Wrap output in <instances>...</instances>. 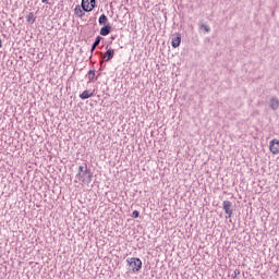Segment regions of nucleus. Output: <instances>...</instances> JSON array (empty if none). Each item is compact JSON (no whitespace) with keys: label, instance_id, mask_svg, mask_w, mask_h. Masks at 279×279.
Listing matches in <instances>:
<instances>
[{"label":"nucleus","instance_id":"obj_1","mask_svg":"<svg viewBox=\"0 0 279 279\" xmlns=\"http://www.w3.org/2000/svg\"><path fill=\"white\" fill-rule=\"evenodd\" d=\"M76 178L80 182L90 184L93 182V172L90 169H88V166L85 163V166L78 167V173L76 174Z\"/></svg>","mask_w":279,"mask_h":279},{"label":"nucleus","instance_id":"obj_2","mask_svg":"<svg viewBox=\"0 0 279 279\" xmlns=\"http://www.w3.org/2000/svg\"><path fill=\"white\" fill-rule=\"evenodd\" d=\"M126 263L131 267L133 274H136V271H141V269H143V262L138 257H131L126 259Z\"/></svg>","mask_w":279,"mask_h":279},{"label":"nucleus","instance_id":"obj_3","mask_svg":"<svg viewBox=\"0 0 279 279\" xmlns=\"http://www.w3.org/2000/svg\"><path fill=\"white\" fill-rule=\"evenodd\" d=\"M95 0H82L81 8L84 12H93L95 10Z\"/></svg>","mask_w":279,"mask_h":279},{"label":"nucleus","instance_id":"obj_4","mask_svg":"<svg viewBox=\"0 0 279 279\" xmlns=\"http://www.w3.org/2000/svg\"><path fill=\"white\" fill-rule=\"evenodd\" d=\"M222 209L225 210V213L227 215V219H232V202L223 201Z\"/></svg>","mask_w":279,"mask_h":279},{"label":"nucleus","instance_id":"obj_5","mask_svg":"<svg viewBox=\"0 0 279 279\" xmlns=\"http://www.w3.org/2000/svg\"><path fill=\"white\" fill-rule=\"evenodd\" d=\"M114 58V49L109 48L107 51L101 56L100 63L104 64V62H110Z\"/></svg>","mask_w":279,"mask_h":279},{"label":"nucleus","instance_id":"obj_6","mask_svg":"<svg viewBox=\"0 0 279 279\" xmlns=\"http://www.w3.org/2000/svg\"><path fill=\"white\" fill-rule=\"evenodd\" d=\"M269 149H270L271 154L278 155L279 154V140L270 141Z\"/></svg>","mask_w":279,"mask_h":279},{"label":"nucleus","instance_id":"obj_7","mask_svg":"<svg viewBox=\"0 0 279 279\" xmlns=\"http://www.w3.org/2000/svg\"><path fill=\"white\" fill-rule=\"evenodd\" d=\"M181 43H182V35L177 34L174 37H172L171 45L173 49H178Z\"/></svg>","mask_w":279,"mask_h":279},{"label":"nucleus","instance_id":"obj_8","mask_svg":"<svg viewBox=\"0 0 279 279\" xmlns=\"http://www.w3.org/2000/svg\"><path fill=\"white\" fill-rule=\"evenodd\" d=\"M112 32V26L110 24H107L100 28V36H108Z\"/></svg>","mask_w":279,"mask_h":279},{"label":"nucleus","instance_id":"obj_9","mask_svg":"<svg viewBox=\"0 0 279 279\" xmlns=\"http://www.w3.org/2000/svg\"><path fill=\"white\" fill-rule=\"evenodd\" d=\"M269 108H271V110H278V108H279V99L276 98V97H272L270 99Z\"/></svg>","mask_w":279,"mask_h":279},{"label":"nucleus","instance_id":"obj_10","mask_svg":"<svg viewBox=\"0 0 279 279\" xmlns=\"http://www.w3.org/2000/svg\"><path fill=\"white\" fill-rule=\"evenodd\" d=\"M74 14L78 16V19H83L86 13H84V9L82 10V7L76 5L74 9Z\"/></svg>","mask_w":279,"mask_h":279},{"label":"nucleus","instance_id":"obj_11","mask_svg":"<svg viewBox=\"0 0 279 279\" xmlns=\"http://www.w3.org/2000/svg\"><path fill=\"white\" fill-rule=\"evenodd\" d=\"M102 37L101 36H97L94 44L92 45V49L90 52L93 53V51H95V49H97V47H99V43H101Z\"/></svg>","mask_w":279,"mask_h":279},{"label":"nucleus","instance_id":"obj_12","mask_svg":"<svg viewBox=\"0 0 279 279\" xmlns=\"http://www.w3.org/2000/svg\"><path fill=\"white\" fill-rule=\"evenodd\" d=\"M93 93H90L89 90H84L81 95H80V97H81V99H90V97H93Z\"/></svg>","mask_w":279,"mask_h":279},{"label":"nucleus","instance_id":"obj_13","mask_svg":"<svg viewBox=\"0 0 279 279\" xmlns=\"http://www.w3.org/2000/svg\"><path fill=\"white\" fill-rule=\"evenodd\" d=\"M98 23L99 25H106V23H108V16H106V14H101L98 19Z\"/></svg>","mask_w":279,"mask_h":279},{"label":"nucleus","instance_id":"obj_14","mask_svg":"<svg viewBox=\"0 0 279 279\" xmlns=\"http://www.w3.org/2000/svg\"><path fill=\"white\" fill-rule=\"evenodd\" d=\"M27 23H36V17L34 16V13H29L26 17Z\"/></svg>","mask_w":279,"mask_h":279},{"label":"nucleus","instance_id":"obj_15","mask_svg":"<svg viewBox=\"0 0 279 279\" xmlns=\"http://www.w3.org/2000/svg\"><path fill=\"white\" fill-rule=\"evenodd\" d=\"M88 80L89 82H93V80H95V70L88 71Z\"/></svg>","mask_w":279,"mask_h":279},{"label":"nucleus","instance_id":"obj_16","mask_svg":"<svg viewBox=\"0 0 279 279\" xmlns=\"http://www.w3.org/2000/svg\"><path fill=\"white\" fill-rule=\"evenodd\" d=\"M131 217H132L133 219H138V217H141V213H140L138 210H134V211L132 213Z\"/></svg>","mask_w":279,"mask_h":279},{"label":"nucleus","instance_id":"obj_17","mask_svg":"<svg viewBox=\"0 0 279 279\" xmlns=\"http://www.w3.org/2000/svg\"><path fill=\"white\" fill-rule=\"evenodd\" d=\"M201 29H204L207 34L210 33V26H208L206 24H202Z\"/></svg>","mask_w":279,"mask_h":279},{"label":"nucleus","instance_id":"obj_18","mask_svg":"<svg viewBox=\"0 0 279 279\" xmlns=\"http://www.w3.org/2000/svg\"><path fill=\"white\" fill-rule=\"evenodd\" d=\"M238 274H241V271L234 270V274L232 275V278H236V275H238Z\"/></svg>","mask_w":279,"mask_h":279},{"label":"nucleus","instance_id":"obj_19","mask_svg":"<svg viewBox=\"0 0 279 279\" xmlns=\"http://www.w3.org/2000/svg\"><path fill=\"white\" fill-rule=\"evenodd\" d=\"M83 178H85V180H88V174H85L84 172H82Z\"/></svg>","mask_w":279,"mask_h":279},{"label":"nucleus","instance_id":"obj_20","mask_svg":"<svg viewBox=\"0 0 279 279\" xmlns=\"http://www.w3.org/2000/svg\"><path fill=\"white\" fill-rule=\"evenodd\" d=\"M1 47H3V43L1 41V38H0V49H1Z\"/></svg>","mask_w":279,"mask_h":279},{"label":"nucleus","instance_id":"obj_21","mask_svg":"<svg viewBox=\"0 0 279 279\" xmlns=\"http://www.w3.org/2000/svg\"><path fill=\"white\" fill-rule=\"evenodd\" d=\"M47 1H49V0H41V3H47Z\"/></svg>","mask_w":279,"mask_h":279}]
</instances>
